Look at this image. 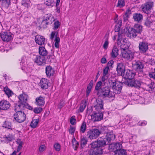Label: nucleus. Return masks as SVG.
Listing matches in <instances>:
<instances>
[{
    "instance_id": "nucleus-61",
    "label": "nucleus",
    "mask_w": 155,
    "mask_h": 155,
    "mask_svg": "<svg viewBox=\"0 0 155 155\" xmlns=\"http://www.w3.org/2000/svg\"><path fill=\"white\" fill-rule=\"evenodd\" d=\"M131 13V11L129 9H127L126 10L125 14L124 15V17H126L127 18L129 17V16L130 15V14Z\"/></svg>"
},
{
    "instance_id": "nucleus-12",
    "label": "nucleus",
    "mask_w": 155,
    "mask_h": 155,
    "mask_svg": "<svg viewBox=\"0 0 155 155\" xmlns=\"http://www.w3.org/2000/svg\"><path fill=\"white\" fill-rule=\"evenodd\" d=\"M122 144L121 143H112L109 145V148L110 151L117 150L122 148Z\"/></svg>"
},
{
    "instance_id": "nucleus-54",
    "label": "nucleus",
    "mask_w": 155,
    "mask_h": 155,
    "mask_svg": "<svg viewBox=\"0 0 155 155\" xmlns=\"http://www.w3.org/2000/svg\"><path fill=\"white\" fill-rule=\"evenodd\" d=\"M155 87V85L154 82H151L150 84H148L147 86L148 90L149 91H153L154 90Z\"/></svg>"
},
{
    "instance_id": "nucleus-45",
    "label": "nucleus",
    "mask_w": 155,
    "mask_h": 155,
    "mask_svg": "<svg viewBox=\"0 0 155 155\" xmlns=\"http://www.w3.org/2000/svg\"><path fill=\"white\" fill-rule=\"evenodd\" d=\"M3 127L8 129H12L11 123L8 121H5V122L3 124Z\"/></svg>"
},
{
    "instance_id": "nucleus-31",
    "label": "nucleus",
    "mask_w": 155,
    "mask_h": 155,
    "mask_svg": "<svg viewBox=\"0 0 155 155\" xmlns=\"http://www.w3.org/2000/svg\"><path fill=\"white\" fill-rule=\"evenodd\" d=\"M86 106V101H82L81 103L79 108L76 111L78 113L82 112L84 110Z\"/></svg>"
},
{
    "instance_id": "nucleus-34",
    "label": "nucleus",
    "mask_w": 155,
    "mask_h": 155,
    "mask_svg": "<svg viewBox=\"0 0 155 155\" xmlns=\"http://www.w3.org/2000/svg\"><path fill=\"white\" fill-rule=\"evenodd\" d=\"M114 155H127L126 150L124 149H120L114 151Z\"/></svg>"
},
{
    "instance_id": "nucleus-36",
    "label": "nucleus",
    "mask_w": 155,
    "mask_h": 155,
    "mask_svg": "<svg viewBox=\"0 0 155 155\" xmlns=\"http://www.w3.org/2000/svg\"><path fill=\"white\" fill-rule=\"evenodd\" d=\"M134 28L136 30L137 34H140L143 30L142 26L139 24L135 25Z\"/></svg>"
},
{
    "instance_id": "nucleus-26",
    "label": "nucleus",
    "mask_w": 155,
    "mask_h": 155,
    "mask_svg": "<svg viewBox=\"0 0 155 155\" xmlns=\"http://www.w3.org/2000/svg\"><path fill=\"white\" fill-rule=\"evenodd\" d=\"M117 70L118 74L122 76H124L125 71L124 66L121 64H120L117 66Z\"/></svg>"
},
{
    "instance_id": "nucleus-38",
    "label": "nucleus",
    "mask_w": 155,
    "mask_h": 155,
    "mask_svg": "<svg viewBox=\"0 0 155 155\" xmlns=\"http://www.w3.org/2000/svg\"><path fill=\"white\" fill-rule=\"evenodd\" d=\"M54 3V0H44V4L49 7H53Z\"/></svg>"
},
{
    "instance_id": "nucleus-24",
    "label": "nucleus",
    "mask_w": 155,
    "mask_h": 155,
    "mask_svg": "<svg viewBox=\"0 0 155 155\" xmlns=\"http://www.w3.org/2000/svg\"><path fill=\"white\" fill-rule=\"evenodd\" d=\"M45 39L43 36L38 35L35 37V40L36 43L39 45H41L44 44Z\"/></svg>"
},
{
    "instance_id": "nucleus-4",
    "label": "nucleus",
    "mask_w": 155,
    "mask_h": 155,
    "mask_svg": "<svg viewBox=\"0 0 155 155\" xmlns=\"http://www.w3.org/2000/svg\"><path fill=\"white\" fill-rule=\"evenodd\" d=\"M118 37L117 39V44L119 46L121 50L123 48L126 49L127 48V39L126 38H122V35L120 34V32L118 33Z\"/></svg>"
},
{
    "instance_id": "nucleus-7",
    "label": "nucleus",
    "mask_w": 155,
    "mask_h": 155,
    "mask_svg": "<svg viewBox=\"0 0 155 155\" xmlns=\"http://www.w3.org/2000/svg\"><path fill=\"white\" fill-rule=\"evenodd\" d=\"M54 38L55 42L54 45L55 48H58L59 47V44L60 42V38L58 36V32L54 31H52L50 35V38L53 40Z\"/></svg>"
},
{
    "instance_id": "nucleus-47",
    "label": "nucleus",
    "mask_w": 155,
    "mask_h": 155,
    "mask_svg": "<svg viewBox=\"0 0 155 155\" xmlns=\"http://www.w3.org/2000/svg\"><path fill=\"white\" fill-rule=\"evenodd\" d=\"M125 5L124 0H118V3L117 7L121 8L124 7Z\"/></svg>"
},
{
    "instance_id": "nucleus-52",
    "label": "nucleus",
    "mask_w": 155,
    "mask_h": 155,
    "mask_svg": "<svg viewBox=\"0 0 155 155\" xmlns=\"http://www.w3.org/2000/svg\"><path fill=\"white\" fill-rule=\"evenodd\" d=\"M60 25V23L58 20L54 21L53 25V29L56 30L58 28Z\"/></svg>"
},
{
    "instance_id": "nucleus-5",
    "label": "nucleus",
    "mask_w": 155,
    "mask_h": 155,
    "mask_svg": "<svg viewBox=\"0 0 155 155\" xmlns=\"http://www.w3.org/2000/svg\"><path fill=\"white\" fill-rule=\"evenodd\" d=\"M101 133V131L99 129L94 128L88 131L87 135L90 139H95L97 138Z\"/></svg>"
},
{
    "instance_id": "nucleus-46",
    "label": "nucleus",
    "mask_w": 155,
    "mask_h": 155,
    "mask_svg": "<svg viewBox=\"0 0 155 155\" xmlns=\"http://www.w3.org/2000/svg\"><path fill=\"white\" fill-rule=\"evenodd\" d=\"M105 41L103 45V47L105 50H106L108 48L109 42L108 41V36H105Z\"/></svg>"
},
{
    "instance_id": "nucleus-16",
    "label": "nucleus",
    "mask_w": 155,
    "mask_h": 155,
    "mask_svg": "<svg viewBox=\"0 0 155 155\" xmlns=\"http://www.w3.org/2000/svg\"><path fill=\"white\" fill-rule=\"evenodd\" d=\"M98 112H93L91 115V118L95 121L101 120L103 117V114L100 111H98Z\"/></svg>"
},
{
    "instance_id": "nucleus-29",
    "label": "nucleus",
    "mask_w": 155,
    "mask_h": 155,
    "mask_svg": "<svg viewBox=\"0 0 155 155\" xmlns=\"http://www.w3.org/2000/svg\"><path fill=\"white\" fill-rule=\"evenodd\" d=\"M97 142L98 144V146L100 147L104 146L106 144H108L105 138L102 137H100L97 140Z\"/></svg>"
},
{
    "instance_id": "nucleus-55",
    "label": "nucleus",
    "mask_w": 155,
    "mask_h": 155,
    "mask_svg": "<svg viewBox=\"0 0 155 155\" xmlns=\"http://www.w3.org/2000/svg\"><path fill=\"white\" fill-rule=\"evenodd\" d=\"M24 105V104H19L16 106L15 107V110L16 112L18 111H21V108L23 107Z\"/></svg>"
},
{
    "instance_id": "nucleus-21",
    "label": "nucleus",
    "mask_w": 155,
    "mask_h": 155,
    "mask_svg": "<svg viewBox=\"0 0 155 155\" xmlns=\"http://www.w3.org/2000/svg\"><path fill=\"white\" fill-rule=\"evenodd\" d=\"M127 36L130 38H135L137 35L136 31L134 28H129L127 31Z\"/></svg>"
},
{
    "instance_id": "nucleus-3",
    "label": "nucleus",
    "mask_w": 155,
    "mask_h": 155,
    "mask_svg": "<svg viewBox=\"0 0 155 155\" xmlns=\"http://www.w3.org/2000/svg\"><path fill=\"white\" fill-rule=\"evenodd\" d=\"M101 94L105 97H107L109 98L114 97L115 94L114 92H111L109 87L105 86L103 87L100 90V92Z\"/></svg>"
},
{
    "instance_id": "nucleus-44",
    "label": "nucleus",
    "mask_w": 155,
    "mask_h": 155,
    "mask_svg": "<svg viewBox=\"0 0 155 155\" xmlns=\"http://www.w3.org/2000/svg\"><path fill=\"white\" fill-rule=\"evenodd\" d=\"M31 2L29 0H22L21 2V5L26 7H28L30 6Z\"/></svg>"
},
{
    "instance_id": "nucleus-9",
    "label": "nucleus",
    "mask_w": 155,
    "mask_h": 155,
    "mask_svg": "<svg viewBox=\"0 0 155 155\" xmlns=\"http://www.w3.org/2000/svg\"><path fill=\"white\" fill-rule=\"evenodd\" d=\"M2 40L4 41H9L13 38V35L10 32H5L1 34Z\"/></svg>"
},
{
    "instance_id": "nucleus-40",
    "label": "nucleus",
    "mask_w": 155,
    "mask_h": 155,
    "mask_svg": "<svg viewBox=\"0 0 155 155\" xmlns=\"http://www.w3.org/2000/svg\"><path fill=\"white\" fill-rule=\"evenodd\" d=\"M4 91L8 97L11 96L13 94L12 91L7 87H4Z\"/></svg>"
},
{
    "instance_id": "nucleus-39",
    "label": "nucleus",
    "mask_w": 155,
    "mask_h": 155,
    "mask_svg": "<svg viewBox=\"0 0 155 155\" xmlns=\"http://www.w3.org/2000/svg\"><path fill=\"white\" fill-rule=\"evenodd\" d=\"M76 128V127L75 126L70 125L68 129L69 134L74 136Z\"/></svg>"
},
{
    "instance_id": "nucleus-35",
    "label": "nucleus",
    "mask_w": 155,
    "mask_h": 155,
    "mask_svg": "<svg viewBox=\"0 0 155 155\" xmlns=\"http://www.w3.org/2000/svg\"><path fill=\"white\" fill-rule=\"evenodd\" d=\"M87 140L86 138L84 137H81L80 140V143L81 148H84L86 146Z\"/></svg>"
},
{
    "instance_id": "nucleus-10",
    "label": "nucleus",
    "mask_w": 155,
    "mask_h": 155,
    "mask_svg": "<svg viewBox=\"0 0 155 155\" xmlns=\"http://www.w3.org/2000/svg\"><path fill=\"white\" fill-rule=\"evenodd\" d=\"M34 61L35 63L39 65H44L46 63V60L43 56L39 55H36L34 59Z\"/></svg>"
},
{
    "instance_id": "nucleus-17",
    "label": "nucleus",
    "mask_w": 155,
    "mask_h": 155,
    "mask_svg": "<svg viewBox=\"0 0 155 155\" xmlns=\"http://www.w3.org/2000/svg\"><path fill=\"white\" fill-rule=\"evenodd\" d=\"M88 153L90 155H101L103 153V150L101 147L90 149Z\"/></svg>"
},
{
    "instance_id": "nucleus-56",
    "label": "nucleus",
    "mask_w": 155,
    "mask_h": 155,
    "mask_svg": "<svg viewBox=\"0 0 155 155\" xmlns=\"http://www.w3.org/2000/svg\"><path fill=\"white\" fill-rule=\"evenodd\" d=\"M42 110V109L41 107H36L33 109V111L34 113L38 114L41 113Z\"/></svg>"
},
{
    "instance_id": "nucleus-37",
    "label": "nucleus",
    "mask_w": 155,
    "mask_h": 155,
    "mask_svg": "<svg viewBox=\"0 0 155 155\" xmlns=\"http://www.w3.org/2000/svg\"><path fill=\"white\" fill-rule=\"evenodd\" d=\"M118 49L115 46H114L112 50L111 54V56L113 58H116L118 55Z\"/></svg>"
},
{
    "instance_id": "nucleus-60",
    "label": "nucleus",
    "mask_w": 155,
    "mask_h": 155,
    "mask_svg": "<svg viewBox=\"0 0 155 155\" xmlns=\"http://www.w3.org/2000/svg\"><path fill=\"white\" fill-rule=\"evenodd\" d=\"M137 97H138L139 98L138 99H137V100H138V103L140 104H143L144 103V99L142 97H139L138 96H137Z\"/></svg>"
},
{
    "instance_id": "nucleus-23",
    "label": "nucleus",
    "mask_w": 155,
    "mask_h": 155,
    "mask_svg": "<svg viewBox=\"0 0 155 155\" xmlns=\"http://www.w3.org/2000/svg\"><path fill=\"white\" fill-rule=\"evenodd\" d=\"M18 98L20 103L22 104H25L27 101L28 96L25 93H23L20 94L18 97Z\"/></svg>"
},
{
    "instance_id": "nucleus-62",
    "label": "nucleus",
    "mask_w": 155,
    "mask_h": 155,
    "mask_svg": "<svg viewBox=\"0 0 155 155\" xmlns=\"http://www.w3.org/2000/svg\"><path fill=\"white\" fill-rule=\"evenodd\" d=\"M92 88L91 87H90L87 86V88L86 92L87 96H89V94L91 91Z\"/></svg>"
},
{
    "instance_id": "nucleus-18",
    "label": "nucleus",
    "mask_w": 155,
    "mask_h": 155,
    "mask_svg": "<svg viewBox=\"0 0 155 155\" xmlns=\"http://www.w3.org/2000/svg\"><path fill=\"white\" fill-rule=\"evenodd\" d=\"M10 104L9 102L6 100H3L0 102V109L7 110L10 107Z\"/></svg>"
},
{
    "instance_id": "nucleus-51",
    "label": "nucleus",
    "mask_w": 155,
    "mask_h": 155,
    "mask_svg": "<svg viewBox=\"0 0 155 155\" xmlns=\"http://www.w3.org/2000/svg\"><path fill=\"white\" fill-rule=\"evenodd\" d=\"M53 147L56 151L58 152L61 150V146L59 143H56L54 144Z\"/></svg>"
},
{
    "instance_id": "nucleus-14",
    "label": "nucleus",
    "mask_w": 155,
    "mask_h": 155,
    "mask_svg": "<svg viewBox=\"0 0 155 155\" xmlns=\"http://www.w3.org/2000/svg\"><path fill=\"white\" fill-rule=\"evenodd\" d=\"M96 103L94 106L95 110L97 111H100L101 110L103 109V101L101 99H96Z\"/></svg>"
},
{
    "instance_id": "nucleus-13",
    "label": "nucleus",
    "mask_w": 155,
    "mask_h": 155,
    "mask_svg": "<svg viewBox=\"0 0 155 155\" xmlns=\"http://www.w3.org/2000/svg\"><path fill=\"white\" fill-rule=\"evenodd\" d=\"M148 45L145 42H140L139 45V51L141 53H145L148 49Z\"/></svg>"
},
{
    "instance_id": "nucleus-64",
    "label": "nucleus",
    "mask_w": 155,
    "mask_h": 155,
    "mask_svg": "<svg viewBox=\"0 0 155 155\" xmlns=\"http://www.w3.org/2000/svg\"><path fill=\"white\" fill-rule=\"evenodd\" d=\"M108 78V76L107 74H103V76L102 78V81H104L105 80L107 79Z\"/></svg>"
},
{
    "instance_id": "nucleus-27",
    "label": "nucleus",
    "mask_w": 155,
    "mask_h": 155,
    "mask_svg": "<svg viewBox=\"0 0 155 155\" xmlns=\"http://www.w3.org/2000/svg\"><path fill=\"white\" fill-rule=\"evenodd\" d=\"M115 137L116 136L115 134H114L112 132H110L106 133V136L105 138L107 143H108L111 141L114 140Z\"/></svg>"
},
{
    "instance_id": "nucleus-2",
    "label": "nucleus",
    "mask_w": 155,
    "mask_h": 155,
    "mask_svg": "<svg viewBox=\"0 0 155 155\" xmlns=\"http://www.w3.org/2000/svg\"><path fill=\"white\" fill-rule=\"evenodd\" d=\"M54 21V18L53 15L50 13L46 14L44 16L41 25L43 27H45L47 25L51 24Z\"/></svg>"
},
{
    "instance_id": "nucleus-6",
    "label": "nucleus",
    "mask_w": 155,
    "mask_h": 155,
    "mask_svg": "<svg viewBox=\"0 0 155 155\" xmlns=\"http://www.w3.org/2000/svg\"><path fill=\"white\" fill-rule=\"evenodd\" d=\"M111 87L113 90L114 93L116 94H120L122 87V83L116 81L114 82H111Z\"/></svg>"
},
{
    "instance_id": "nucleus-43",
    "label": "nucleus",
    "mask_w": 155,
    "mask_h": 155,
    "mask_svg": "<svg viewBox=\"0 0 155 155\" xmlns=\"http://www.w3.org/2000/svg\"><path fill=\"white\" fill-rule=\"evenodd\" d=\"M72 145L73 147L74 148V149L76 150L78 147L79 143L76 141L74 137L72 140Z\"/></svg>"
},
{
    "instance_id": "nucleus-50",
    "label": "nucleus",
    "mask_w": 155,
    "mask_h": 155,
    "mask_svg": "<svg viewBox=\"0 0 155 155\" xmlns=\"http://www.w3.org/2000/svg\"><path fill=\"white\" fill-rule=\"evenodd\" d=\"M90 145H91V149H94L95 148L100 147L98 146V144L97 141L92 142L90 144Z\"/></svg>"
},
{
    "instance_id": "nucleus-58",
    "label": "nucleus",
    "mask_w": 155,
    "mask_h": 155,
    "mask_svg": "<svg viewBox=\"0 0 155 155\" xmlns=\"http://www.w3.org/2000/svg\"><path fill=\"white\" fill-rule=\"evenodd\" d=\"M70 123L73 126L76 124V120L75 116H72L70 118Z\"/></svg>"
},
{
    "instance_id": "nucleus-15",
    "label": "nucleus",
    "mask_w": 155,
    "mask_h": 155,
    "mask_svg": "<svg viewBox=\"0 0 155 155\" xmlns=\"http://www.w3.org/2000/svg\"><path fill=\"white\" fill-rule=\"evenodd\" d=\"M144 25L147 27H151L153 30L155 28V20H153L150 18H147L145 21Z\"/></svg>"
},
{
    "instance_id": "nucleus-30",
    "label": "nucleus",
    "mask_w": 155,
    "mask_h": 155,
    "mask_svg": "<svg viewBox=\"0 0 155 155\" xmlns=\"http://www.w3.org/2000/svg\"><path fill=\"white\" fill-rule=\"evenodd\" d=\"M36 104L38 106H41L45 104V99L43 97L40 96L36 98Z\"/></svg>"
},
{
    "instance_id": "nucleus-53",
    "label": "nucleus",
    "mask_w": 155,
    "mask_h": 155,
    "mask_svg": "<svg viewBox=\"0 0 155 155\" xmlns=\"http://www.w3.org/2000/svg\"><path fill=\"white\" fill-rule=\"evenodd\" d=\"M2 5L6 7H8L10 4V0H2Z\"/></svg>"
},
{
    "instance_id": "nucleus-25",
    "label": "nucleus",
    "mask_w": 155,
    "mask_h": 155,
    "mask_svg": "<svg viewBox=\"0 0 155 155\" xmlns=\"http://www.w3.org/2000/svg\"><path fill=\"white\" fill-rule=\"evenodd\" d=\"M48 80L45 78H42L40 80L39 85L42 88L45 89L48 88Z\"/></svg>"
},
{
    "instance_id": "nucleus-63",
    "label": "nucleus",
    "mask_w": 155,
    "mask_h": 155,
    "mask_svg": "<svg viewBox=\"0 0 155 155\" xmlns=\"http://www.w3.org/2000/svg\"><path fill=\"white\" fill-rule=\"evenodd\" d=\"M109 70V67H106L103 70V74H107Z\"/></svg>"
},
{
    "instance_id": "nucleus-57",
    "label": "nucleus",
    "mask_w": 155,
    "mask_h": 155,
    "mask_svg": "<svg viewBox=\"0 0 155 155\" xmlns=\"http://www.w3.org/2000/svg\"><path fill=\"white\" fill-rule=\"evenodd\" d=\"M46 149V147L44 145H40L39 147L38 150L40 153L44 151Z\"/></svg>"
},
{
    "instance_id": "nucleus-20",
    "label": "nucleus",
    "mask_w": 155,
    "mask_h": 155,
    "mask_svg": "<svg viewBox=\"0 0 155 155\" xmlns=\"http://www.w3.org/2000/svg\"><path fill=\"white\" fill-rule=\"evenodd\" d=\"M135 74L132 70L127 69L125 70L124 76H123L126 78L131 80L134 77Z\"/></svg>"
},
{
    "instance_id": "nucleus-41",
    "label": "nucleus",
    "mask_w": 155,
    "mask_h": 155,
    "mask_svg": "<svg viewBox=\"0 0 155 155\" xmlns=\"http://www.w3.org/2000/svg\"><path fill=\"white\" fill-rule=\"evenodd\" d=\"M16 142L18 145L17 150V152H18L21 149L22 146L24 145V142L22 141H21L20 140H18L16 141Z\"/></svg>"
},
{
    "instance_id": "nucleus-22",
    "label": "nucleus",
    "mask_w": 155,
    "mask_h": 155,
    "mask_svg": "<svg viewBox=\"0 0 155 155\" xmlns=\"http://www.w3.org/2000/svg\"><path fill=\"white\" fill-rule=\"evenodd\" d=\"M133 65L134 68L137 71L140 72L143 71L144 65L142 62L139 61H136Z\"/></svg>"
},
{
    "instance_id": "nucleus-28",
    "label": "nucleus",
    "mask_w": 155,
    "mask_h": 155,
    "mask_svg": "<svg viewBox=\"0 0 155 155\" xmlns=\"http://www.w3.org/2000/svg\"><path fill=\"white\" fill-rule=\"evenodd\" d=\"M45 72L46 75L48 77H50L54 75V71L53 68L49 66L46 67Z\"/></svg>"
},
{
    "instance_id": "nucleus-19",
    "label": "nucleus",
    "mask_w": 155,
    "mask_h": 155,
    "mask_svg": "<svg viewBox=\"0 0 155 155\" xmlns=\"http://www.w3.org/2000/svg\"><path fill=\"white\" fill-rule=\"evenodd\" d=\"M141 82L137 80H131L128 83V85L131 87H134L136 88H139L141 85Z\"/></svg>"
},
{
    "instance_id": "nucleus-33",
    "label": "nucleus",
    "mask_w": 155,
    "mask_h": 155,
    "mask_svg": "<svg viewBox=\"0 0 155 155\" xmlns=\"http://www.w3.org/2000/svg\"><path fill=\"white\" fill-rule=\"evenodd\" d=\"M133 18L135 21L139 22L142 20L143 16L140 14L135 13L133 14Z\"/></svg>"
},
{
    "instance_id": "nucleus-1",
    "label": "nucleus",
    "mask_w": 155,
    "mask_h": 155,
    "mask_svg": "<svg viewBox=\"0 0 155 155\" xmlns=\"http://www.w3.org/2000/svg\"><path fill=\"white\" fill-rule=\"evenodd\" d=\"M135 52L129 50L128 48H123L121 50V55L122 57L126 60L131 61L134 58Z\"/></svg>"
},
{
    "instance_id": "nucleus-48",
    "label": "nucleus",
    "mask_w": 155,
    "mask_h": 155,
    "mask_svg": "<svg viewBox=\"0 0 155 155\" xmlns=\"http://www.w3.org/2000/svg\"><path fill=\"white\" fill-rule=\"evenodd\" d=\"M102 82L101 81H98L96 84L95 87V90L98 91V93L100 92V90L102 88H101Z\"/></svg>"
},
{
    "instance_id": "nucleus-59",
    "label": "nucleus",
    "mask_w": 155,
    "mask_h": 155,
    "mask_svg": "<svg viewBox=\"0 0 155 155\" xmlns=\"http://www.w3.org/2000/svg\"><path fill=\"white\" fill-rule=\"evenodd\" d=\"M38 9L41 10H44L45 9V5L44 4H38L37 5Z\"/></svg>"
},
{
    "instance_id": "nucleus-49",
    "label": "nucleus",
    "mask_w": 155,
    "mask_h": 155,
    "mask_svg": "<svg viewBox=\"0 0 155 155\" xmlns=\"http://www.w3.org/2000/svg\"><path fill=\"white\" fill-rule=\"evenodd\" d=\"M86 130V124L85 122H83L82 124L80 129V132L81 133H85Z\"/></svg>"
},
{
    "instance_id": "nucleus-42",
    "label": "nucleus",
    "mask_w": 155,
    "mask_h": 155,
    "mask_svg": "<svg viewBox=\"0 0 155 155\" xmlns=\"http://www.w3.org/2000/svg\"><path fill=\"white\" fill-rule=\"evenodd\" d=\"M38 119H33L31 122L30 126L33 128H35L37 126L39 122Z\"/></svg>"
},
{
    "instance_id": "nucleus-32",
    "label": "nucleus",
    "mask_w": 155,
    "mask_h": 155,
    "mask_svg": "<svg viewBox=\"0 0 155 155\" xmlns=\"http://www.w3.org/2000/svg\"><path fill=\"white\" fill-rule=\"evenodd\" d=\"M39 53L40 55L43 57L46 56L48 54V52L46 50L45 47L42 46H39Z\"/></svg>"
},
{
    "instance_id": "nucleus-8",
    "label": "nucleus",
    "mask_w": 155,
    "mask_h": 155,
    "mask_svg": "<svg viewBox=\"0 0 155 155\" xmlns=\"http://www.w3.org/2000/svg\"><path fill=\"white\" fill-rule=\"evenodd\" d=\"M26 117L25 114L21 111L17 112L14 115V118L18 123L23 122L25 120Z\"/></svg>"
},
{
    "instance_id": "nucleus-11",
    "label": "nucleus",
    "mask_w": 155,
    "mask_h": 155,
    "mask_svg": "<svg viewBox=\"0 0 155 155\" xmlns=\"http://www.w3.org/2000/svg\"><path fill=\"white\" fill-rule=\"evenodd\" d=\"M153 2H148L142 5V9L144 12L149 14L150 12V10L153 6Z\"/></svg>"
}]
</instances>
